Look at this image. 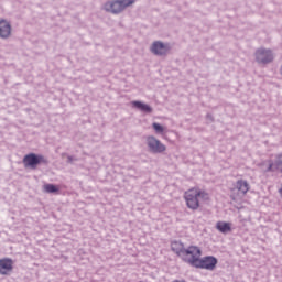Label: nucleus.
Segmentation results:
<instances>
[{"label":"nucleus","instance_id":"13","mask_svg":"<svg viewBox=\"0 0 282 282\" xmlns=\"http://www.w3.org/2000/svg\"><path fill=\"white\" fill-rule=\"evenodd\" d=\"M216 229L219 232H223V235H226V232H231L232 231V224L226 223V221H218L216 224Z\"/></svg>","mask_w":282,"mask_h":282},{"label":"nucleus","instance_id":"10","mask_svg":"<svg viewBox=\"0 0 282 282\" xmlns=\"http://www.w3.org/2000/svg\"><path fill=\"white\" fill-rule=\"evenodd\" d=\"M169 50H171V47L162 42H154L151 46L152 54H155L156 56L169 54Z\"/></svg>","mask_w":282,"mask_h":282},{"label":"nucleus","instance_id":"4","mask_svg":"<svg viewBox=\"0 0 282 282\" xmlns=\"http://www.w3.org/2000/svg\"><path fill=\"white\" fill-rule=\"evenodd\" d=\"M232 191H237V194L231 195L234 202H237V199H241V197H246V195H248V192L250 191V183L246 180H238Z\"/></svg>","mask_w":282,"mask_h":282},{"label":"nucleus","instance_id":"12","mask_svg":"<svg viewBox=\"0 0 282 282\" xmlns=\"http://www.w3.org/2000/svg\"><path fill=\"white\" fill-rule=\"evenodd\" d=\"M172 251L177 254V257L184 258V252L186 249H184V245L182 242L174 241L171 243Z\"/></svg>","mask_w":282,"mask_h":282},{"label":"nucleus","instance_id":"3","mask_svg":"<svg viewBox=\"0 0 282 282\" xmlns=\"http://www.w3.org/2000/svg\"><path fill=\"white\" fill-rule=\"evenodd\" d=\"M25 169H36L39 164H47V159L41 154L30 153L23 158Z\"/></svg>","mask_w":282,"mask_h":282},{"label":"nucleus","instance_id":"2","mask_svg":"<svg viewBox=\"0 0 282 282\" xmlns=\"http://www.w3.org/2000/svg\"><path fill=\"white\" fill-rule=\"evenodd\" d=\"M183 261L189 263V265H197V262L202 259V249L197 246H189L183 253Z\"/></svg>","mask_w":282,"mask_h":282},{"label":"nucleus","instance_id":"16","mask_svg":"<svg viewBox=\"0 0 282 282\" xmlns=\"http://www.w3.org/2000/svg\"><path fill=\"white\" fill-rule=\"evenodd\" d=\"M152 127L155 131V133H164V127H162L160 123H152Z\"/></svg>","mask_w":282,"mask_h":282},{"label":"nucleus","instance_id":"5","mask_svg":"<svg viewBox=\"0 0 282 282\" xmlns=\"http://www.w3.org/2000/svg\"><path fill=\"white\" fill-rule=\"evenodd\" d=\"M147 144L152 153H164V151H166V145L161 143V141L153 135L147 138Z\"/></svg>","mask_w":282,"mask_h":282},{"label":"nucleus","instance_id":"6","mask_svg":"<svg viewBox=\"0 0 282 282\" xmlns=\"http://www.w3.org/2000/svg\"><path fill=\"white\" fill-rule=\"evenodd\" d=\"M194 268H200L203 270H215V268H217V258L213 256H207L203 259L200 258Z\"/></svg>","mask_w":282,"mask_h":282},{"label":"nucleus","instance_id":"15","mask_svg":"<svg viewBox=\"0 0 282 282\" xmlns=\"http://www.w3.org/2000/svg\"><path fill=\"white\" fill-rule=\"evenodd\" d=\"M45 193H58V186L54 184H45L44 185Z\"/></svg>","mask_w":282,"mask_h":282},{"label":"nucleus","instance_id":"8","mask_svg":"<svg viewBox=\"0 0 282 282\" xmlns=\"http://www.w3.org/2000/svg\"><path fill=\"white\" fill-rule=\"evenodd\" d=\"M14 270V261L10 258L0 259V274L8 276Z\"/></svg>","mask_w":282,"mask_h":282},{"label":"nucleus","instance_id":"18","mask_svg":"<svg viewBox=\"0 0 282 282\" xmlns=\"http://www.w3.org/2000/svg\"><path fill=\"white\" fill-rule=\"evenodd\" d=\"M272 166H273V164H272V163H271V164H269L268 171H272Z\"/></svg>","mask_w":282,"mask_h":282},{"label":"nucleus","instance_id":"1","mask_svg":"<svg viewBox=\"0 0 282 282\" xmlns=\"http://www.w3.org/2000/svg\"><path fill=\"white\" fill-rule=\"evenodd\" d=\"M184 199L189 210H198L200 206L199 199L200 202H210V194L198 187H193L184 193Z\"/></svg>","mask_w":282,"mask_h":282},{"label":"nucleus","instance_id":"14","mask_svg":"<svg viewBox=\"0 0 282 282\" xmlns=\"http://www.w3.org/2000/svg\"><path fill=\"white\" fill-rule=\"evenodd\" d=\"M131 105L132 107H135V109H140V111H144L145 113H151V111H153L151 106L143 104L142 101H132Z\"/></svg>","mask_w":282,"mask_h":282},{"label":"nucleus","instance_id":"17","mask_svg":"<svg viewBox=\"0 0 282 282\" xmlns=\"http://www.w3.org/2000/svg\"><path fill=\"white\" fill-rule=\"evenodd\" d=\"M121 2V6L124 8H129V6H132V3H135V0H119Z\"/></svg>","mask_w":282,"mask_h":282},{"label":"nucleus","instance_id":"19","mask_svg":"<svg viewBox=\"0 0 282 282\" xmlns=\"http://www.w3.org/2000/svg\"><path fill=\"white\" fill-rule=\"evenodd\" d=\"M173 282H185V281H182V280H175V281H173Z\"/></svg>","mask_w":282,"mask_h":282},{"label":"nucleus","instance_id":"11","mask_svg":"<svg viewBox=\"0 0 282 282\" xmlns=\"http://www.w3.org/2000/svg\"><path fill=\"white\" fill-rule=\"evenodd\" d=\"M12 32V28L10 26V23L6 20L0 21V36L2 39H8Z\"/></svg>","mask_w":282,"mask_h":282},{"label":"nucleus","instance_id":"9","mask_svg":"<svg viewBox=\"0 0 282 282\" xmlns=\"http://www.w3.org/2000/svg\"><path fill=\"white\" fill-rule=\"evenodd\" d=\"M106 12H111L112 14H119L124 10L122 2L120 0L108 1L104 6Z\"/></svg>","mask_w":282,"mask_h":282},{"label":"nucleus","instance_id":"7","mask_svg":"<svg viewBox=\"0 0 282 282\" xmlns=\"http://www.w3.org/2000/svg\"><path fill=\"white\" fill-rule=\"evenodd\" d=\"M256 59L258 63H262V65H268V63H272V61H274V55L271 50L259 48L256 52Z\"/></svg>","mask_w":282,"mask_h":282}]
</instances>
